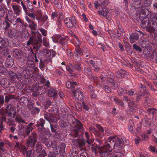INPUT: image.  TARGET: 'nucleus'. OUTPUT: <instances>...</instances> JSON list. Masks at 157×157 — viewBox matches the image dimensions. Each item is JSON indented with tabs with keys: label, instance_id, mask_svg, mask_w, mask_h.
<instances>
[{
	"label": "nucleus",
	"instance_id": "f257e3e1",
	"mask_svg": "<svg viewBox=\"0 0 157 157\" xmlns=\"http://www.w3.org/2000/svg\"><path fill=\"white\" fill-rule=\"evenodd\" d=\"M130 124L128 127V129L131 133L133 134L137 135L140 131L141 128V124L139 123L136 124V122L132 120L129 121Z\"/></svg>",
	"mask_w": 157,
	"mask_h": 157
},
{
	"label": "nucleus",
	"instance_id": "f03ea898",
	"mask_svg": "<svg viewBox=\"0 0 157 157\" xmlns=\"http://www.w3.org/2000/svg\"><path fill=\"white\" fill-rule=\"evenodd\" d=\"M39 36H37V37L36 36H33L32 37V41L33 43V46L35 52H37L39 49L40 48L42 42V40L41 37V35L40 34H39Z\"/></svg>",
	"mask_w": 157,
	"mask_h": 157
},
{
	"label": "nucleus",
	"instance_id": "7ed1b4c3",
	"mask_svg": "<svg viewBox=\"0 0 157 157\" xmlns=\"http://www.w3.org/2000/svg\"><path fill=\"white\" fill-rule=\"evenodd\" d=\"M40 141L42 143L44 144L45 146L48 148L52 147V146H54L56 144V141L55 140H52L49 138L46 137V136L44 135H43L40 138Z\"/></svg>",
	"mask_w": 157,
	"mask_h": 157
},
{
	"label": "nucleus",
	"instance_id": "20e7f679",
	"mask_svg": "<svg viewBox=\"0 0 157 157\" xmlns=\"http://www.w3.org/2000/svg\"><path fill=\"white\" fill-rule=\"evenodd\" d=\"M80 43H79L78 44L75 46V51H74V54L75 56V61L77 60V62H80L81 60V56L83 54L81 48L80 47Z\"/></svg>",
	"mask_w": 157,
	"mask_h": 157
},
{
	"label": "nucleus",
	"instance_id": "39448f33",
	"mask_svg": "<svg viewBox=\"0 0 157 157\" xmlns=\"http://www.w3.org/2000/svg\"><path fill=\"white\" fill-rule=\"evenodd\" d=\"M123 146L122 140L117 137L114 140V150L115 152L120 151Z\"/></svg>",
	"mask_w": 157,
	"mask_h": 157
},
{
	"label": "nucleus",
	"instance_id": "423d86ee",
	"mask_svg": "<svg viewBox=\"0 0 157 157\" xmlns=\"http://www.w3.org/2000/svg\"><path fill=\"white\" fill-rule=\"evenodd\" d=\"M107 141L105 143L104 145L105 150H112L111 147L113 146L114 144V139H115V136H110L109 137Z\"/></svg>",
	"mask_w": 157,
	"mask_h": 157
},
{
	"label": "nucleus",
	"instance_id": "0eeeda50",
	"mask_svg": "<svg viewBox=\"0 0 157 157\" xmlns=\"http://www.w3.org/2000/svg\"><path fill=\"white\" fill-rule=\"evenodd\" d=\"M17 68L16 67H10V82L15 83L16 82L17 75L16 73Z\"/></svg>",
	"mask_w": 157,
	"mask_h": 157
},
{
	"label": "nucleus",
	"instance_id": "6e6552de",
	"mask_svg": "<svg viewBox=\"0 0 157 157\" xmlns=\"http://www.w3.org/2000/svg\"><path fill=\"white\" fill-rule=\"evenodd\" d=\"M45 122V121L44 119L41 118L39 121H37V124L36 125L38 128V132L42 134H43V133L45 132V128L44 127Z\"/></svg>",
	"mask_w": 157,
	"mask_h": 157
},
{
	"label": "nucleus",
	"instance_id": "1a4fd4ad",
	"mask_svg": "<svg viewBox=\"0 0 157 157\" xmlns=\"http://www.w3.org/2000/svg\"><path fill=\"white\" fill-rule=\"evenodd\" d=\"M75 18V17H73L70 19L68 17L64 20L65 23L68 28H71L76 25L77 21Z\"/></svg>",
	"mask_w": 157,
	"mask_h": 157
},
{
	"label": "nucleus",
	"instance_id": "9d476101",
	"mask_svg": "<svg viewBox=\"0 0 157 157\" xmlns=\"http://www.w3.org/2000/svg\"><path fill=\"white\" fill-rule=\"evenodd\" d=\"M73 93L74 96L78 101H81L84 99L83 93L80 90H74L73 91Z\"/></svg>",
	"mask_w": 157,
	"mask_h": 157
},
{
	"label": "nucleus",
	"instance_id": "9b49d317",
	"mask_svg": "<svg viewBox=\"0 0 157 157\" xmlns=\"http://www.w3.org/2000/svg\"><path fill=\"white\" fill-rule=\"evenodd\" d=\"M107 82L109 83V85L111 88L113 90H116L118 87V84L113 79L109 78H107Z\"/></svg>",
	"mask_w": 157,
	"mask_h": 157
},
{
	"label": "nucleus",
	"instance_id": "f8f14e48",
	"mask_svg": "<svg viewBox=\"0 0 157 157\" xmlns=\"http://www.w3.org/2000/svg\"><path fill=\"white\" fill-rule=\"evenodd\" d=\"M10 21L5 20L3 23L4 25L5 26V27L4 28V33L6 36L8 37H10V34L9 33L10 24L9 22Z\"/></svg>",
	"mask_w": 157,
	"mask_h": 157
},
{
	"label": "nucleus",
	"instance_id": "ddd939ff",
	"mask_svg": "<svg viewBox=\"0 0 157 157\" xmlns=\"http://www.w3.org/2000/svg\"><path fill=\"white\" fill-rule=\"evenodd\" d=\"M75 124H73L75 125L74 129L78 131H82L83 129L82 124L80 121L77 119L75 122Z\"/></svg>",
	"mask_w": 157,
	"mask_h": 157
},
{
	"label": "nucleus",
	"instance_id": "4468645a",
	"mask_svg": "<svg viewBox=\"0 0 157 157\" xmlns=\"http://www.w3.org/2000/svg\"><path fill=\"white\" fill-rule=\"evenodd\" d=\"M128 105L131 110H132L135 112H136L138 108L137 105L135 103V101L133 100L130 101V102H129Z\"/></svg>",
	"mask_w": 157,
	"mask_h": 157
},
{
	"label": "nucleus",
	"instance_id": "2eb2a0df",
	"mask_svg": "<svg viewBox=\"0 0 157 157\" xmlns=\"http://www.w3.org/2000/svg\"><path fill=\"white\" fill-rule=\"evenodd\" d=\"M111 150H104L102 151L101 157H114V154L111 153Z\"/></svg>",
	"mask_w": 157,
	"mask_h": 157
},
{
	"label": "nucleus",
	"instance_id": "dca6fc26",
	"mask_svg": "<svg viewBox=\"0 0 157 157\" xmlns=\"http://www.w3.org/2000/svg\"><path fill=\"white\" fill-rule=\"evenodd\" d=\"M152 24L148 18H145L143 19L141 22V26L142 27L144 28L148 27L149 25Z\"/></svg>",
	"mask_w": 157,
	"mask_h": 157
},
{
	"label": "nucleus",
	"instance_id": "f3484780",
	"mask_svg": "<svg viewBox=\"0 0 157 157\" xmlns=\"http://www.w3.org/2000/svg\"><path fill=\"white\" fill-rule=\"evenodd\" d=\"M141 1V0H135L132 4V8L137 9L142 6Z\"/></svg>",
	"mask_w": 157,
	"mask_h": 157
},
{
	"label": "nucleus",
	"instance_id": "a211bd4d",
	"mask_svg": "<svg viewBox=\"0 0 157 157\" xmlns=\"http://www.w3.org/2000/svg\"><path fill=\"white\" fill-rule=\"evenodd\" d=\"M152 25L157 26V14H152L150 17Z\"/></svg>",
	"mask_w": 157,
	"mask_h": 157
},
{
	"label": "nucleus",
	"instance_id": "6ab92c4d",
	"mask_svg": "<svg viewBox=\"0 0 157 157\" xmlns=\"http://www.w3.org/2000/svg\"><path fill=\"white\" fill-rule=\"evenodd\" d=\"M29 109L31 114L33 115L38 114L40 111V109L39 108L36 107L35 106L29 108Z\"/></svg>",
	"mask_w": 157,
	"mask_h": 157
},
{
	"label": "nucleus",
	"instance_id": "aec40b11",
	"mask_svg": "<svg viewBox=\"0 0 157 157\" xmlns=\"http://www.w3.org/2000/svg\"><path fill=\"white\" fill-rule=\"evenodd\" d=\"M8 44L9 41L6 38L3 39L0 38V48L7 46Z\"/></svg>",
	"mask_w": 157,
	"mask_h": 157
},
{
	"label": "nucleus",
	"instance_id": "412c9836",
	"mask_svg": "<svg viewBox=\"0 0 157 157\" xmlns=\"http://www.w3.org/2000/svg\"><path fill=\"white\" fill-rule=\"evenodd\" d=\"M101 149L97 147L96 146H95V147H91L92 151L94 152L96 155H98V154H99V155L100 157L103 151L101 150Z\"/></svg>",
	"mask_w": 157,
	"mask_h": 157
},
{
	"label": "nucleus",
	"instance_id": "4be33fe9",
	"mask_svg": "<svg viewBox=\"0 0 157 157\" xmlns=\"http://www.w3.org/2000/svg\"><path fill=\"white\" fill-rule=\"evenodd\" d=\"M11 55L17 59H19L21 57V51L17 49H14L12 52Z\"/></svg>",
	"mask_w": 157,
	"mask_h": 157
},
{
	"label": "nucleus",
	"instance_id": "5701e85b",
	"mask_svg": "<svg viewBox=\"0 0 157 157\" xmlns=\"http://www.w3.org/2000/svg\"><path fill=\"white\" fill-rule=\"evenodd\" d=\"M130 41L131 43H133L139 39L138 34L136 33H132L130 36Z\"/></svg>",
	"mask_w": 157,
	"mask_h": 157
},
{
	"label": "nucleus",
	"instance_id": "b1692460",
	"mask_svg": "<svg viewBox=\"0 0 157 157\" xmlns=\"http://www.w3.org/2000/svg\"><path fill=\"white\" fill-rule=\"evenodd\" d=\"M55 144L54 146H52V147L53 149V152L55 153V155H57L60 153V151L59 148V145H58V142L56 141Z\"/></svg>",
	"mask_w": 157,
	"mask_h": 157
},
{
	"label": "nucleus",
	"instance_id": "393cba45",
	"mask_svg": "<svg viewBox=\"0 0 157 157\" xmlns=\"http://www.w3.org/2000/svg\"><path fill=\"white\" fill-rule=\"evenodd\" d=\"M36 142V139H33V137L30 138L27 143V145L28 147H33L35 145V143Z\"/></svg>",
	"mask_w": 157,
	"mask_h": 157
},
{
	"label": "nucleus",
	"instance_id": "a878e982",
	"mask_svg": "<svg viewBox=\"0 0 157 157\" xmlns=\"http://www.w3.org/2000/svg\"><path fill=\"white\" fill-rule=\"evenodd\" d=\"M80 62H77V61H75V62L73 63V64L74 70L75 69L78 71H81V67Z\"/></svg>",
	"mask_w": 157,
	"mask_h": 157
},
{
	"label": "nucleus",
	"instance_id": "bb28decb",
	"mask_svg": "<svg viewBox=\"0 0 157 157\" xmlns=\"http://www.w3.org/2000/svg\"><path fill=\"white\" fill-rule=\"evenodd\" d=\"M95 140L97 142L96 145L97 147L101 148V150H102V151H104L105 150L104 145L103 146H100L101 145L103 144L102 141L98 138H96Z\"/></svg>",
	"mask_w": 157,
	"mask_h": 157
},
{
	"label": "nucleus",
	"instance_id": "cd10ccee",
	"mask_svg": "<svg viewBox=\"0 0 157 157\" xmlns=\"http://www.w3.org/2000/svg\"><path fill=\"white\" fill-rule=\"evenodd\" d=\"M0 84L4 88H8L10 86L9 82H8V83H7V79L6 78H2V79L0 82Z\"/></svg>",
	"mask_w": 157,
	"mask_h": 157
},
{
	"label": "nucleus",
	"instance_id": "c85d7f7f",
	"mask_svg": "<svg viewBox=\"0 0 157 157\" xmlns=\"http://www.w3.org/2000/svg\"><path fill=\"white\" fill-rule=\"evenodd\" d=\"M126 73V71L122 69L120 70L118 72L115 73L116 77L121 78L124 77V75Z\"/></svg>",
	"mask_w": 157,
	"mask_h": 157
},
{
	"label": "nucleus",
	"instance_id": "c756f323",
	"mask_svg": "<svg viewBox=\"0 0 157 157\" xmlns=\"http://www.w3.org/2000/svg\"><path fill=\"white\" fill-rule=\"evenodd\" d=\"M147 111L149 115H152V117H153L157 115V109L155 108H150L148 109Z\"/></svg>",
	"mask_w": 157,
	"mask_h": 157
},
{
	"label": "nucleus",
	"instance_id": "7c9ffc66",
	"mask_svg": "<svg viewBox=\"0 0 157 157\" xmlns=\"http://www.w3.org/2000/svg\"><path fill=\"white\" fill-rule=\"evenodd\" d=\"M48 94L51 96L55 98L57 96V92L56 90L54 88L50 89L48 92Z\"/></svg>",
	"mask_w": 157,
	"mask_h": 157
},
{
	"label": "nucleus",
	"instance_id": "2f4dec72",
	"mask_svg": "<svg viewBox=\"0 0 157 157\" xmlns=\"http://www.w3.org/2000/svg\"><path fill=\"white\" fill-rule=\"evenodd\" d=\"M77 119L75 118L72 115L69 114L67 117V120L69 122H71L72 124H75V122L77 120Z\"/></svg>",
	"mask_w": 157,
	"mask_h": 157
},
{
	"label": "nucleus",
	"instance_id": "473e14b6",
	"mask_svg": "<svg viewBox=\"0 0 157 157\" xmlns=\"http://www.w3.org/2000/svg\"><path fill=\"white\" fill-rule=\"evenodd\" d=\"M23 151L25 153H26V156L28 157H34V153L33 152V151L31 150H29L27 151L26 149V148L24 147Z\"/></svg>",
	"mask_w": 157,
	"mask_h": 157
},
{
	"label": "nucleus",
	"instance_id": "72a5a7b5",
	"mask_svg": "<svg viewBox=\"0 0 157 157\" xmlns=\"http://www.w3.org/2000/svg\"><path fill=\"white\" fill-rule=\"evenodd\" d=\"M12 8L13 9V10L14 11L15 14H16L17 15H19L20 13L21 10L19 8V6L17 5H13Z\"/></svg>",
	"mask_w": 157,
	"mask_h": 157
},
{
	"label": "nucleus",
	"instance_id": "f704fd0d",
	"mask_svg": "<svg viewBox=\"0 0 157 157\" xmlns=\"http://www.w3.org/2000/svg\"><path fill=\"white\" fill-rule=\"evenodd\" d=\"M66 69L71 74L74 71V67L73 64L69 63V65L66 66Z\"/></svg>",
	"mask_w": 157,
	"mask_h": 157
},
{
	"label": "nucleus",
	"instance_id": "c9c22d12",
	"mask_svg": "<svg viewBox=\"0 0 157 157\" xmlns=\"http://www.w3.org/2000/svg\"><path fill=\"white\" fill-rule=\"evenodd\" d=\"M98 13L100 15H101L104 17L107 16L108 13V10L106 8H102L101 11H98Z\"/></svg>",
	"mask_w": 157,
	"mask_h": 157
},
{
	"label": "nucleus",
	"instance_id": "e433bc0d",
	"mask_svg": "<svg viewBox=\"0 0 157 157\" xmlns=\"http://www.w3.org/2000/svg\"><path fill=\"white\" fill-rule=\"evenodd\" d=\"M16 113V109L10 105V117L14 118Z\"/></svg>",
	"mask_w": 157,
	"mask_h": 157
},
{
	"label": "nucleus",
	"instance_id": "4c0bfd02",
	"mask_svg": "<svg viewBox=\"0 0 157 157\" xmlns=\"http://www.w3.org/2000/svg\"><path fill=\"white\" fill-rule=\"evenodd\" d=\"M42 150V147L41 144L40 142L37 143L36 146V153L40 152V151Z\"/></svg>",
	"mask_w": 157,
	"mask_h": 157
},
{
	"label": "nucleus",
	"instance_id": "58836bf2",
	"mask_svg": "<svg viewBox=\"0 0 157 157\" xmlns=\"http://www.w3.org/2000/svg\"><path fill=\"white\" fill-rule=\"evenodd\" d=\"M76 141L79 147L83 146L86 144L85 140L84 139H77Z\"/></svg>",
	"mask_w": 157,
	"mask_h": 157
},
{
	"label": "nucleus",
	"instance_id": "ea45409f",
	"mask_svg": "<svg viewBox=\"0 0 157 157\" xmlns=\"http://www.w3.org/2000/svg\"><path fill=\"white\" fill-rule=\"evenodd\" d=\"M149 41H148L143 40L141 43V46L143 48H148L149 46Z\"/></svg>",
	"mask_w": 157,
	"mask_h": 157
},
{
	"label": "nucleus",
	"instance_id": "a19ab883",
	"mask_svg": "<svg viewBox=\"0 0 157 157\" xmlns=\"http://www.w3.org/2000/svg\"><path fill=\"white\" fill-rule=\"evenodd\" d=\"M152 2V0H144L142 4V6L145 7L150 6Z\"/></svg>",
	"mask_w": 157,
	"mask_h": 157
},
{
	"label": "nucleus",
	"instance_id": "79ce46f5",
	"mask_svg": "<svg viewBox=\"0 0 157 157\" xmlns=\"http://www.w3.org/2000/svg\"><path fill=\"white\" fill-rule=\"evenodd\" d=\"M45 91V86L44 85L42 86H39L37 92L39 94H41L42 93H44Z\"/></svg>",
	"mask_w": 157,
	"mask_h": 157
},
{
	"label": "nucleus",
	"instance_id": "37998d69",
	"mask_svg": "<svg viewBox=\"0 0 157 157\" xmlns=\"http://www.w3.org/2000/svg\"><path fill=\"white\" fill-rule=\"evenodd\" d=\"M149 57L150 59H152L157 57V48L154 49L151 54L150 55Z\"/></svg>",
	"mask_w": 157,
	"mask_h": 157
},
{
	"label": "nucleus",
	"instance_id": "c03bdc74",
	"mask_svg": "<svg viewBox=\"0 0 157 157\" xmlns=\"http://www.w3.org/2000/svg\"><path fill=\"white\" fill-rule=\"evenodd\" d=\"M66 145L63 143H61L60 144V146H59L60 153H65V152Z\"/></svg>",
	"mask_w": 157,
	"mask_h": 157
},
{
	"label": "nucleus",
	"instance_id": "a18cd8bd",
	"mask_svg": "<svg viewBox=\"0 0 157 157\" xmlns=\"http://www.w3.org/2000/svg\"><path fill=\"white\" fill-rule=\"evenodd\" d=\"M71 85V87L70 89L73 92L74 90H76L78 88V86H77V83L76 82H72Z\"/></svg>",
	"mask_w": 157,
	"mask_h": 157
},
{
	"label": "nucleus",
	"instance_id": "49530a36",
	"mask_svg": "<svg viewBox=\"0 0 157 157\" xmlns=\"http://www.w3.org/2000/svg\"><path fill=\"white\" fill-rule=\"evenodd\" d=\"M102 86L106 93H111V88H110L108 86L105 85L104 84H103L102 85Z\"/></svg>",
	"mask_w": 157,
	"mask_h": 157
},
{
	"label": "nucleus",
	"instance_id": "de8ad7c7",
	"mask_svg": "<svg viewBox=\"0 0 157 157\" xmlns=\"http://www.w3.org/2000/svg\"><path fill=\"white\" fill-rule=\"evenodd\" d=\"M52 105L51 101L48 100L46 101L44 104V109H47Z\"/></svg>",
	"mask_w": 157,
	"mask_h": 157
},
{
	"label": "nucleus",
	"instance_id": "09e8293b",
	"mask_svg": "<svg viewBox=\"0 0 157 157\" xmlns=\"http://www.w3.org/2000/svg\"><path fill=\"white\" fill-rule=\"evenodd\" d=\"M37 153L39 154L37 157H45L47 155L45 150L44 149L42 150L40 152Z\"/></svg>",
	"mask_w": 157,
	"mask_h": 157
},
{
	"label": "nucleus",
	"instance_id": "8fccbe9b",
	"mask_svg": "<svg viewBox=\"0 0 157 157\" xmlns=\"http://www.w3.org/2000/svg\"><path fill=\"white\" fill-rule=\"evenodd\" d=\"M117 92L119 95H121L126 93L127 91L122 88H119L117 90Z\"/></svg>",
	"mask_w": 157,
	"mask_h": 157
},
{
	"label": "nucleus",
	"instance_id": "3c124183",
	"mask_svg": "<svg viewBox=\"0 0 157 157\" xmlns=\"http://www.w3.org/2000/svg\"><path fill=\"white\" fill-rule=\"evenodd\" d=\"M58 109L55 107H53L51 109V114L53 115H56L58 114Z\"/></svg>",
	"mask_w": 157,
	"mask_h": 157
},
{
	"label": "nucleus",
	"instance_id": "603ef678",
	"mask_svg": "<svg viewBox=\"0 0 157 157\" xmlns=\"http://www.w3.org/2000/svg\"><path fill=\"white\" fill-rule=\"evenodd\" d=\"M28 99L25 97H21L20 98V103L22 104L23 105H25L27 103Z\"/></svg>",
	"mask_w": 157,
	"mask_h": 157
},
{
	"label": "nucleus",
	"instance_id": "864d4df0",
	"mask_svg": "<svg viewBox=\"0 0 157 157\" xmlns=\"http://www.w3.org/2000/svg\"><path fill=\"white\" fill-rule=\"evenodd\" d=\"M140 13L141 14L144 15V17H146L149 14V10L147 9H144L141 10Z\"/></svg>",
	"mask_w": 157,
	"mask_h": 157
},
{
	"label": "nucleus",
	"instance_id": "5fc2aeb1",
	"mask_svg": "<svg viewBox=\"0 0 157 157\" xmlns=\"http://www.w3.org/2000/svg\"><path fill=\"white\" fill-rule=\"evenodd\" d=\"M52 115L51 113H49L47 112H44V119L47 121H48L49 120Z\"/></svg>",
	"mask_w": 157,
	"mask_h": 157
},
{
	"label": "nucleus",
	"instance_id": "6e6d98bb",
	"mask_svg": "<svg viewBox=\"0 0 157 157\" xmlns=\"http://www.w3.org/2000/svg\"><path fill=\"white\" fill-rule=\"evenodd\" d=\"M40 53H38V52H35V59H33L34 60H35V63H37L38 62V59L40 60V57L39 55Z\"/></svg>",
	"mask_w": 157,
	"mask_h": 157
},
{
	"label": "nucleus",
	"instance_id": "4d7b16f0",
	"mask_svg": "<svg viewBox=\"0 0 157 157\" xmlns=\"http://www.w3.org/2000/svg\"><path fill=\"white\" fill-rule=\"evenodd\" d=\"M132 47L133 49H135L136 51L139 52H141L142 51L141 48L136 44H134L133 45Z\"/></svg>",
	"mask_w": 157,
	"mask_h": 157
},
{
	"label": "nucleus",
	"instance_id": "13d9d810",
	"mask_svg": "<svg viewBox=\"0 0 157 157\" xmlns=\"http://www.w3.org/2000/svg\"><path fill=\"white\" fill-rule=\"evenodd\" d=\"M84 71L85 73L88 75L90 76H91L92 75L91 70L90 68H85L84 69Z\"/></svg>",
	"mask_w": 157,
	"mask_h": 157
},
{
	"label": "nucleus",
	"instance_id": "bf43d9fd",
	"mask_svg": "<svg viewBox=\"0 0 157 157\" xmlns=\"http://www.w3.org/2000/svg\"><path fill=\"white\" fill-rule=\"evenodd\" d=\"M39 86L37 84H33L32 85V90L34 92H37Z\"/></svg>",
	"mask_w": 157,
	"mask_h": 157
},
{
	"label": "nucleus",
	"instance_id": "052dcab7",
	"mask_svg": "<svg viewBox=\"0 0 157 157\" xmlns=\"http://www.w3.org/2000/svg\"><path fill=\"white\" fill-rule=\"evenodd\" d=\"M146 95V93H142L141 94H138L136 97V102L137 103L138 102L140 99L141 97Z\"/></svg>",
	"mask_w": 157,
	"mask_h": 157
},
{
	"label": "nucleus",
	"instance_id": "680f3d73",
	"mask_svg": "<svg viewBox=\"0 0 157 157\" xmlns=\"http://www.w3.org/2000/svg\"><path fill=\"white\" fill-rule=\"evenodd\" d=\"M51 124V122L55 123L57 122V120L56 118L54 116L52 115L51 116L49 120L48 121Z\"/></svg>",
	"mask_w": 157,
	"mask_h": 157
},
{
	"label": "nucleus",
	"instance_id": "e2e57ef3",
	"mask_svg": "<svg viewBox=\"0 0 157 157\" xmlns=\"http://www.w3.org/2000/svg\"><path fill=\"white\" fill-rule=\"evenodd\" d=\"M59 126L61 128H65L67 126V125L66 122L61 120L59 121Z\"/></svg>",
	"mask_w": 157,
	"mask_h": 157
},
{
	"label": "nucleus",
	"instance_id": "0e129e2a",
	"mask_svg": "<svg viewBox=\"0 0 157 157\" xmlns=\"http://www.w3.org/2000/svg\"><path fill=\"white\" fill-rule=\"evenodd\" d=\"M114 101L116 102L119 104L121 106H123L124 104L123 102L117 98H114Z\"/></svg>",
	"mask_w": 157,
	"mask_h": 157
},
{
	"label": "nucleus",
	"instance_id": "69168bd1",
	"mask_svg": "<svg viewBox=\"0 0 157 157\" xmlns=\"http://www.w3.org/2000/svg\"><path fill=\"white\" fill-rule=\"evenodd\" d=\"M29 72L28 71L26 70H24L21 74V75L24 78H27L29 76Z\"/></svg>",
	"mask_w": 157,
	"mask_h": 157
},
{
	"label": "nucleus",
	"instance_id": "338daca9",
	"mask_svg": "<svg viewBox=\"0 0 157 157\" xmlns=\"http://www.w3.org/2000/svg\"><path fill=\"white\" fill-rule=\"evenodd\" d=\"M109 3L108 0H105L100 4L101 7H105Z\"/></svg>",
	"mask_w": 157,
	"mask_h": 157
},
{
	"label": "nucleus",
	"instance_id": "774afa93",
	"mask_svg": "<svg viewBox=\"0 0 157 157\" xmlns=\"http://www.w3.org/2000/svg\"><path fill=\"white\" fill-rule=\"evenodd\" d=\"M114 157H124V155L120 151L116 152L114 154Z\"/></svg>",
	"mask_w": 157,
	"mask_h": 157
}]
</instances>
